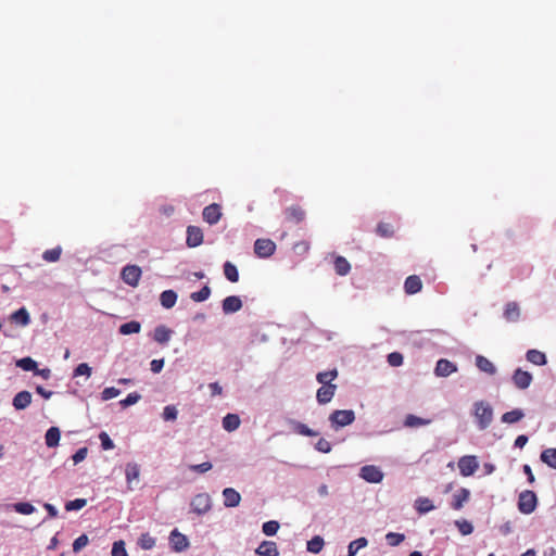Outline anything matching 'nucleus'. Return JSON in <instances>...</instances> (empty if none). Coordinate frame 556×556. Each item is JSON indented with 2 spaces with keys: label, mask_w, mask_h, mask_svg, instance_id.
Segmentation results:
<instances>
[{
  "label": "nucleus",
  "mask_w": 556,
  "mask_h": 556,
  "mask_svg": "<svg viewBox=\"0 0 556 556\" xmlns=\"http://www.w3.org/2000/svg\"><path fill=\"white\" fill-rule=\"evenodd\" d=\"M324 539L319 535H316L312 538L309 541H307V551L314 554L319 553L324 547Z\"/></svg>",
  "instance_id": "obj_40"
},
{
  "label": "nucleus",
  "mask_w": 556,
  "mask_h": 556,
  "mask_svg": "<svg viewBox=\"0 0 556 556\" xmlns=\"http://www.w3.org/2000/svg\"><path fill=\"white\" fill-rule=\"evenodd\" d=\"M177 414H178V412L175 406L167 405L164 407V410H163V419L166 421H174L177 418Z\"/></svg>",
  "instance_id": "obj_54"
},
{
  "label": "nucleus",
  "mask_w": 556,
  "mask_h": 556,
  "mask_svg": "<svg viewBox=\"0 0 556 556\" xmlns=\"http://www.w3.org/2000/svg\"><path fill=\"white\" fill-rule=\"evenodd\" d=\"M309 250V243L305 240L299 241L293 245V251L298 254H305Z\"/></svg>",
  "instance_id": "obj_61"
},
{
  "label": "nucleus",
  "mask_w": 556,
  "mask_h": 556,
  "mask_svg": "<svg viewBox=\"0 0 556 556\" xmlns=\"http://www.w3.org/2000/svg\"><path fill=\"white\" fill-rule=\"evenodd\" d=\"M141 399V395L137 392L129 393L124 400L119 402L121 406L123 408H126L128 406H131L136 404Z\"/></svg>",
  "instance_id": "obj_51"
},
{
  "label": "nucleus",
  "mask_w": 556,
  "mask_h": 556,
  "mask_svg": "<svg viewBox=\"0 0 556 556\" xmlns=\"http://www.w3.org/2000/svg\"><path fill=\"white\" fill-rule=\"evenodd\" d=\"M541 460L556 469V448H546L541 453Z\"/></svg>",
  "instance_id": "obj_36"
},
{
  "label": "nucleus",
  "mask_w": 556,
  "mask_h": 556,
  "mask_svg": "<svg viewBox=\"0 0 556 556\" xmlns=\"http://www.w3.org/2000/svg\"><path fill=\"white\" fill-rule=\"evenodd\" d=\"M224 275L230 282H238L239 281V273L231 262H226L224 264Z\"/></svg>",
  "instance_id": "obj_35"
},
{
  "label": "nucleus",
  "mask_w": 556,
  "mask_h": 556,
  "mask_svg": "<svg viewBox=\"0 0 556 556\" xmlns=\"http://www.w3.org/2000/svg\"><path fill=\"white\" fill-rule=\"evenodd\" d=\"M150 365H151V370L153 372L157 374L164 367V359H153Z\"/></svg>",
  "instance_id": "obj_64"
},
{
  "label": "nucleus",
  "mask_w": 556,
  "mask_h": 556,
  "mask_svg": "<svg viewBox=\"0 0 556 556\" xmlns=\"http://www.w3.org/2000/svg\"><path fill=\"white\" fill-rule=\"evenodd\" d=\"M61 432L58 427H51L47 430L45 440L48 447H55L59 445Z\"/></svg>",
  "instance_id": "obj_24"
},
{
  "label": "nucleus",
  "mask_w": 556,
  "mask_h": 556,
  "mask_svg": "<svg viewBox=\"0 0 556 556\" xmlns=\"http://www.w3.org/2000/svg\"><path fill=\"white\" fill-rule=\"evenodd\" d=\"M222 307L225 314H232L241 309L242 301L237 295H229L224 299Z\"/></svg>",
  "instance_id": "obj_16"
},
{
  "label": "nucleus",
  "mask_w": 556,
  "mask_h": 556,
  "mask_svg": "<svg viewBox=\"0 0 556 556\" xmlns=\"http://www.w3.org/2000/svg\"><path fill=\"white\" fill-rule=\"evenodd\" d=\"M91 375V367L87 364V363H81L79 364L75 370H74V376L77 377V376H87V377H90Z\"/></svg>",
  "instance_id": "obj_59"
},
{
  "label": "nucleus",
  "mask_w": 556,
  "mask_h": 556,
  "mask_svg": "<svg viewBox=\"0 0 556 556\" xmlns=\"http://www.w3.org/2000/svg\"><path fill=\"white\" fill-rule=\"evenodd\" d=\"M86 505H87L86 498H76L74 501L67 502L65 504V509L67 511L79 510V509L84 508Z\"/></svg>",
  "instance_id": "obj_49"
},
{
  "label": "nucleus",
  "mask_w": 556,
  "mask_h": 556,
  "mask_svg": "<svg viewBox=\"0 0 556 556\" xmlns=\"http://www.w3.org/2000/svg\"><path fill=\"white\" fill-rule=\"evenodd\" d=\"M334 270L339 276H345L351 270L349 261L343 256H337L333 263Z\"/></svg>",
  "instance_id": "obj_30"
},
{
  "label": "nucleus",
  "mask_w": 556,
  "mask_h": 556,
  "mask_svg": "<svg viewBox=\"0 0 556 556\" xmlns=\"http://www.w3.org/2000/svg\"><path fill=\"white\" fill-rule=\"evenodd\" d=\"M121 391L114 387H108L101 392V399L103 401H109L111 399H114L118 396Z\"/></svg>",
  "instance_id": "obj_56"
},
{
  "label": "nucleus",
  "mask_w": 556,
  "mask_h": 556,
  "mask_svg": "<svg viewBox=\"0 0 556 556\" xmlns=\"http://www.w3.org/2000/svg\"><path fill=\"white\" fill-rule=\"evenodd\" d=\"M316 450L321 453H329L331 451V444L326 439L321 438L316 443Z\"/></svg>",
  "instance_id": "obj_62"
},
{
  "label": "nucleus",
  "mask_w": 556,
  "mask_h": 556,
  "mask_svg": "<svg viewBox=\"0 0 556 556\" xmlns=\"http://www.w3.org/2000/svg\"><path fill=\"white\" fill-rule=\"evenodd\" d=\"M367 544H368V541L366 538H358V539L352 541L349 544V555L348 556H355L356 553L361 548L365 547Z\"/></svg>",
  "instance_id": "obj_43"
},
{
  "label": "nucleus",
  "mask_w": 556,
  "mask_h": 556,
  "mask_svg": "<svg viewBox=\"0 0 556 556\" xmlns=\"http://www.w3.org/2000/svg\"><path fill=\"white\" fill-rule=\"evenodd\" d=\"M87 454H88L87 447H80L79 450H77L76 453L72 457L74 464L76 465V464H79L80 462H83L87 457Z\"/></svg>",
  "instance_id": "obj_63"
},
{
  "label": "nucleus",
  "mask_w": 556,
  "mask_h": 556,
  "mask_svg": "<svg viewBox=\"0 0 556 556\" xmlns=\"http://www.w3.org/2000/svg\"><path fill=\"white\" fill-rule=\"evenodd\" d=\"M455 525L463 535H469L473 531V527H472L471 522H469L467 520H456Z\"/></svg>",
  "instance_id": "obj_50"
},
{
  "label": "nucleus",
  "mask_w": 556,
  "mask_h": 556,
  "mask_svg": "<svg viewBox=\"0 0 556 556\" xmlns=\"http://www.w3.org/2000/svg\"><path fill=\"white\" fill-rule=\"evenodd\" d=\"M376 233L381 238L389 239L394 237L395 228L390 223L381 222L376 227Z\"/></svg>",
  "instance_id": "obj_28"
},
{
  "label": "nucleus",
  "mask_w": 556,
  "mask_h": 556,
  "mask_svg": "<svg viewBox=\"0 0 556 556\" xmlns=\"http://www.w3.org/2000/svg\"><path fill=\"white\" fill-rule=\"evenodd\" d=\"M415 507L420 514H426L434 509L432 501L428 497H419L415 502Z\"/></svg>",
  "instance_id": "obj_38"
},
{
  "label": "nucleus",
  "mask_w": 556,
  "mask_h": 556,
  "mask_svg": "<svg viewBox=\"0 0 556 556\" xmlns=\"http://www.w3.org/2000/svg\"><path fill=\"white\" fill-rule=\"evenodd\" d=\"M61 254H62V248L61 247H55L53 249L46 250L43 252V254H42V258L46 262L54 263V262H58L60 260Z\"/></svg>",
  "instance_id": "obj_41"
},
{
  "label": "nucleus",
  "mask_w": 556,
  "mask_h": 556,
  "mask_svg": "<svg viewBox=\"0 0 556 556\" xmlns=\"http://www.w3.org/2000/svg\"><path fill=\"white\" fill-rule=\"evenodd\" d=\"M525 414L521 409L519 408H516V409H513V410H509V412H506L505 414L502 415V422H505V424H515V422H518L519 420H521L523 418Z\"/></svg>",
  "instance_id": "obj_33"
},
{
  "label": "nucleus",
  "mask_w": 556,
  "mask_h": 556,
  "mask_svg": "<svg viewBox=\"0 0 556 556\" xmlns=\"http://www.w3.org/2000/svg\"><path fill=\"white\" fill-rule=\"evenodd\" d=\"M422 288L421 279L417 275L408 276L404 282V290L407 294H416Z\"/></svg>",
  "instance_id": "obj_18"
},
{
  "label": "nucleus",
  "mask_w": 556,
  "mask_h": 556,
  "mask_svg": "<svg viewBox=\"0 0 556 556\" xmlns=\"http://www.w3.org/2000/svg\"><path fill=\"white\" fill-rule=\"evenodd\" d=\"M31 403V394L28 391H21L13 397V406L15 409H25Z\"/></svg>",
  "instance_id": "obj_22"
},
{
  "label": "nucleus",
  "mask_w": 556,
  "mask_h": 556,
  "mask_svg": "<svg viewBox=\"0 0 556 556\" xmlns=\"http://www.w3.org/2000/svg\"><path fill=\"white\" fill-rule=\"evenodd\" d=\"M141 268L137 265H127L123 268L121 277L130 287H137L141 278Z\"/></svg>",
  "instance_id": "obj_5"
},
{
  "label": "nucleus",
  "mask_w": 556,
  "mask_h": 556,
  "mask_svg": "<svg viewBox=\"0 0 556 556\" xmlns=\"http://www.w3.org/2000/svg\"><path fill=\"white\" fill-rule=\"evenodd\" d=\"M337 390L336 384H326L321 386L316 393V399L319 404H327L329 403Z\"/></svg>",
  "instance_id": "obj_15"
},
{
  "label": "nucleus",
  "mask_w": 556,
  "mask_h": 556,
  "mask_svg": "<svg viewBox=\"0 0 556 556\" xmlns=\"http://www.w3.org/2000/svg\"><path fill=\"white\" fill-rule=\"evenodd\" d=\"M296 433L305 437H317L318 432L309 429L305 424L296 422L294 426Z\"/></svg>",
  "instance_id": "obj_48"
},
{
  "label": "nucleus",
  "mask_w": 556,
  "mask_h": 556,
  "mask_svg": "<svg viewBox=\"0 0 556 556\" xmlns=\"http://www.w3.org/2000/svg\"><path fill=\"white\" fill-rule=\"evenodd\" d=\"M459 472L464 477L472 476L479 468L477 457L473 455H466L458 460Z\"/></svg>",
  "instance_id": "obj_6"
},
{
  "label": "nucleus",
  "mask_w": 556,
  "mask_h": 556,
  "mask_svg": "<svg viewBox=\"0 0 556 556\" xmlns=\"http://www.w3.org/2000/svg\"><path fill=\"white\" fill-rule=\"evenodd\" d=\"M99 439L101 441V446L103 450L108 451L114 448V443L106 432L102 431L99 434Z\"/></svg>",
  "instance_id": "obj_58"
},
{
  "label": "nucleus",
  "mask_w": 556,
  "mask_h": 556,
  "mask_svg": "<svg viewBox=\"0 0 556 556\" xmlns=\"http://www.w3.org/2000/svg\"><path fill=\"white\" fill-rule=\"evenodd\" d=\"M177 301V293L173 290H165L160 295V302L163 307L172 308Z\"/></svg>",
  "instance_id": "obj_27"
},
{
  "label": "nucleus",
  "mask_w": 556,
  "mask_h": 556,
  "mask_svg": "<svg viewBox=\"0 0 556 556\" xmlns=\"http://www.w3.org/2000/svg\"><path fill=\"white\" fill-rule=\"evenodd\" d=\"M203 219L210 224L215 225L222 218V208L217 203H212L203 208L202 212Z\"/></svg>",
  "instance_id": "obj_11"
},
{
  "label": "nucleus",
  "mask_w": 556,
  "mask_h": 556,
  "mask_svg": "<svg viewBox=\"0 0 556 556\" xmlns=\"http://www.w3.org/2000/svg\"><path fill=\"white\" fill-rule=\"evenodd\" d=\"M457 371V366L448 359L441 358L437 362L434 374L438 377H447Z\"/></svg>",
  "instance_id": "obj_14"
},
{
  "label": "nucleus",
  "mask_w": 556,
  "mask_h": 556,
  "mask_svg": "<svg viewBox=\"0 0 556 556\" xmlns=\"http://www.w3.org/2000/svg\"><path fill=\"white\" fill-rule=\"evenodd\" d=\"M212 464L210 462H204L199 465H190L189 469L194 472L204 473L212 469Z\"/></svg>",
  "instance_id": "obj_60"
},
{
  "label": "nucleus",
  "mask_w": 556,
  "mask_h": 556,
  "mask_svg": "<svg viewBox=\"0 0 556 556\" xmlns=\"http://www.w3.org/2000/svg\"><path fill=\"white\" fill-rule=\"evenodd\" d=\"M470 497V491L466 488H460L453 496L452 508L455 510H459L463 508L464 504L468 502Z\"/></svg>",
  "instance_id": "obj_19"
},
{
  "label": "nucleus",
  "mask_w": 556,
  "mask_h": 556,
  "mask_svg": "<svg viewBox=\"0 0 556 556\" xmlns=\"http://www.w3.org/2000/svg\"><path fill=\"white\" fill-rule=\"evenodd\" d=\"M279 529V522L275 520L266 521L263 523L262 530L264 534L271 536L277 533Z\"/></svg>",
  "instance_id": "obj_47"
},
{
  "label": "nucleus",
  "mask_w": 556,
  "mask_h": 556,
  "mask_svg": "<svg viewBox=\"0 0 556 556\" xmlns=\"http://www.w3.org/2000/svg\"><path fill=\"white\" fill-rule=\"evenodd\" d=\"M285 218L290 224H300L306 217L305 210L299 204H292L285 208L283 211Z\"/></svg>",
  "instance_id": "obj_8"
},
{
  "label": "nucleus",
  "mask_w": 556,
  "mask_h": 556,
  "mask_svg": "<svg viewBox=\"0 0 556 556\" xmlns=\"http://www.w3.org/2000/svg\"><path fill=\"white\" fill-rule=\"evenodd\" d=\"M386 540L390 546H397L405 540V535L402 533L389 532L386 534Z\"/></svg>",
  "instance_id": "obj_46"
},
{
  "label": "nucleus",
  "mask_w": 556,
  "mask_h": 556,
  "mask_svg": "<svg viewBox=\"0 0 556 556\" xmlns=\"http://www.w3.org/2000/svg\"><path fill=\"white\" fill-rule=\"evenodd\" d=\"M538 498L533 491L526 490L519 494L518 509L525 515L533 513L536 508Z\"/></svg>",
  "instance_id": "obj_2"
},
{
  "label": "nucleus",
  "mask_w": 556,
  "mask_h": 556,
  "mask_svg": "<svg viewBox=\"0 0 556 556\" xmlns=\"http://www.w3.org/2000/svg\"><path fill=\"white\" fill-rule=\"evenodd\" d=\"M276 251V243L270 239H257L254 242V253L261 258L270 257Z\"/></svg>",
  "instance_id": "obj_4"
},
{
  "label": "nucleus",
  "mask_w": 556,
  "mask_h": 556,
  "mask_svg": "<svg viewBox=\"0 0 556 556\" xmlns=\"http://www.w3.org/2000/svg\"><path fill=\"white\" fill-rule=\"evenodd\" d=\"M112 556H128L124 541L121 540L113 543Z\"/></svg>",
  "instance_id": "obj_52"
},
{
  "label": "nucleus",
  "mask_w": 556,
  "mask_h": 556,
  "mask_svg": "<svg viewBox=\"0 0 556 556\" xmlns=\"http://www.w3.org/2000/svg\"><path fill=\"white\" fill-rule=\"evenodd\" d=\"M155 538L148 532L142 533L138 540V545L144 551L152 549L155 546Z\"/></svg>",
  "instance_id": "obj_37"
},
{
  "label": "nucleus",
  "mask_w": 556,
  "mask_h": 556,
  "mask_svg": "<svg viewBox=\"0 0 556 556\" xmlns=\"http://www.w3.org/2000/svg\"><path fill=\"white\" fill-rule=\"evenodd\" d=\"M126 481L129 490H132L131 483L139 479L140 468L137 464H128L125 468Z\"/></svg>",
  "instance_id": "obj_25"
},
{
  "label": "nucleus",
  "mask_w": 556,
  "mask_h": 556,
  "mask_svg": "<svg viewBox=\"0 0 556 556\" xmlns=\"http://www.w3.org/2000/svg\"><path fill=\"white\" fill-rule=\"evenodd\" d=\"M240 426V418L238 415L236 414H227L224 418H223V427L226 431H235L239 428Z\"/></svg>",
  "instance_id": "obj_31"
},
{
  "label": "nucleus",
  "mask_w": 556,
  "mask_h": 556,
  "mask_svg": "<svg viewBox=\"0 0 556 556\" xmlns=\"http://www.w3.org/2000/svg\"><path fill=\"white\" fill-rule=\"evenodd\" d=\"M224 505L226 507H237L240 504L241 495L233 488H226L223 491Z\"/></svg>",
  "instance_id": "obj_17"
},
{
  "label": "nucleus",
  "mask_w": 556,
  "mask_h": 556,
  "mask_svg": "<svg viewBox=\"0 0 556 556\" xmlns=\"http://www.w3.org/2000/svg\"><path fill=\"white\" fill-rule=\"evenodd\" d=\"M513 382L516 386V388L525 390L531 384L532 375L528 371L518 368L515 370L513 375Z\"/></svg>",
  "instance_id": "obj_13"
},
{
  "label": "nucleus",
  "mask_w": 556,
  "mask_h": 556,
  "mask_svg": "<svg viewBox=\"0 0 556 556\" xmlns=\"http://www.w3.org/2000/svg\"><path fill=\"white\" fill-rule=\"evenodd\" d=\"M338 377V370L332 369L328 371H320L316 375V380L323 384H332L331 381L334 380Z\"/></svg>",
  "instance_id": "obj_34"
},
{
  "label": "nucleus",
  "mask_w": 556,
  "mask_h": 556,
  "mask_svg": "<svg viewBox=\"0 0 556 556\" xmlns=\"http://www.w3.org/2000/svg\"><path fill=\"white\" fill-rule=\"evenodd\" d=\"M475 416L481 430L486 429L493 419V409L488 402L478 401L475 403Z\"/></svg>",
  "instance_id": "obj_1"
},
{
  "label": "nucleus",
  "mask_w": 556,
  "mask_h": 556,
  "mask_svg": "<svg viewBox=\"0 0 556 556\" xmlns=\"http://www.w3.org/2000/svg\"><path fill=\"white\" fill-rule=\"evenodd\" d=\"M140 329H141L140 323H138L136 320H131V321L123 324L119 327V332L122 334L126 336V334L138 333V332H140Z\"/></svg>",
  "instance_id": "obj_39"
},
{
  "label": "nucleus",
  "mask_w": 556,
  "mask_h": 556,
  "mask_svg": "<svg viewBox=\"0 0 556 556\" xmlns=\"http://www.w3.org/2000/svg\"><path fill=\"white\" fill-rule=\"evenodd\" d=\"M190 505L192 511L197 515L206 514L211 509V497L206 493L197 494Z\"/></svg>",
  "instance_id": "obj_7"
},
{
  "label": "nucleus",
  "mask_w": 556,
  "mask_h": 556,
  "mask_svg": "<svg viewBox=\"0 0 556 556\" xmlns=\"http://www.w3.org/2000/svg\"><path fill=\"white\" fill-rule=\"evenodd\" d=\"M476 366L479 368V370L486 372L488 375H495L496 368L494 364L488 359L485 356L478 355L476 357Z\"/></svg>",
  "instance_id": "obj_23"
},
{
  "label": "nucleus",
  "mask_w": 556,
  "mask_h": 556,
  "mask_svg": "<svg viewBox=\"0 0 556 556\" xmlns=\"http://www.w3.org/2000/svg\"><path fill=\"white\" fill-rule=\"evenodd\" d=\"M504 318L507 321L515 323L520 318V307L515 301L508 302L504 309Z\"/></svg>",
  "instance_id": "obj_21"
},
{
  "label": "nucleus",
  "mask_w": 556,
  "mask_h": 556,
  "mask_svg": "<svg viewBox=\"0 0 556 556\" xmlns=\"http://www.w3.org/2000/svg\"><path fill=\"white\" fill-rule=\"evenodd\" d=\"M388 363L393 367L401 366L403 364V355L400 352H392L388 355Z\"/></svg>",
  "instance_id": "obj_57"
},
{
  "label": "nucleus",
  "mask_w": 556,
  "mask_h": 556,
  "mask_svg": "<svg viewBox=\"0 0 556 556\" xmlns=\"http://www.w3.org/2000/svg\"><path fill=\"white\" fill-rule=\"evenodd\" d=\"M428 424H430L429 419H424L412 414L407 415L404 421V425L409 428L426 426Z\"/></svg>",
  "instance_id": "obj_42"
},
{
  "label": "nucleus",
  "mask_w": 556,
  "mask_h": 556,
  "mask_svg": "<svg viewBox=\"0 0 556 556\" xmlns=\"http://www.w3.org/2000/svg\"><path fill=\"white\" fill-rule=\"evenodd\" d=\"M255 553L258 556H278L279 555L277 544L273 541H263L256 548Z\"/></svg>",
  "instance_id": "obj_20"
},
{
  "label": "nucleus",
  "mask_w": 556,
  "mask_h": 556,
  "mask_svg": "<svg viewBox=\"0 0 556 556\" xmlns=\"http://www.w3.org/2000/svg\"><path fill=\"white\" fill-rule=\"evenodd\" d=\"M172 330L163 325L154 329L153 339L161 344L167 343L170 339Z\"/></svg>",
  "instance_id": "obj_26"
},
{
  "label": "nucleus",
  "mask_w": 556,
  "mask_h": 556,
  "mask_svg": "<svg viewBox=\"0 0 556 556\" xmlns=\"http://www.w3.org/2000/svg\"><path fill=\"white\" fill-rule=\"evenodd\" d=\"M211 295V288L208 286H204L201 290L197 292H192L190 298L194 302H203L207 300Z\"/></svg>",
  "instance_id": "obj_44"
},
{
  "label": "nucleus",
  "mask_w": 556,
  "mask_h": 556,
  "mask_svg": "<svg viewBox=\"0 0 556 556\" xmlns=\"http://www.w3.org/2000/svg\"><path fill=\"white\" fill-rule=\"evenodd\" d=\"M359 477L369 483H379L383 479V472L377 466L366 465L361 468Z\"/></svg>",
  "instance_id": "obj_9"
},
{
  "label": "nucleus",
  "mask_w": 556,
  "mask_h": 556,
  "mask_svg": "<svg viewBox=\"0 0 556 556\" xmlns=\"http://www.w3.org/2000/svg\"><path fill=\"white\" fill-rule=\"evenodd\" d=\"M14 509L22 515H30L35 511V507L30 503H17L14 505Z\"/></svg>",
  "instance_id": "obj_55"
},
{
  "label": "nucleus",
  "mask_w": 556,
  "mask_h": 556,
  "mask_svg": "<svg viewBox=\"0 0 556 556\" xmlns=\"http://www.w3.org/2000/svg\"><path fill=\"white\" fill-rule=\"evenodd\" d=\"M11 319L22 326H27L30 323L29 313L25 307H21L11 315Z\"/></svg>",
  "instance_id": "obj_32"
},
{
  "label": "nucleus",
  "mask_w": 556,
  "mask_h": 556,
  "mask_svg": "<svg viewBox=\"0 0 556 556\" xmlns=\"http://www.w3.org/2000/svg\"><path fill=\"white\" fill-rule=\"evenodd\" d=\"M355 419V414L352 409H342V410H334L329 416V420L331 421L332 426L336 427H345L351 425Z\"/></svg>",
  "instance_id": "obj_3"
},
{
  "label": "nucleus",
  "mask_w": 556,
  "mask_h": 556,
  "mask_svg": "<svg viewBox=\"0 0 556 556\" xmlns=\"http://www.w3.org/2000/svg\"><path fill=\"white\" fill-rule=\"evenodd\" d=\"M526 357H527V361L534 364V365H538V366H542V365H545L546 364V356L543 352L539 351V350H529L526 354Z\"/></svg>",
  "instance_id": "obj_29"
},
{
  "label": "nucleus",
  "mask_w": 556,
  "mask_h": 556,
  "mask_svg": "<svg viewBox=\"0 0 556 556\" xmlns=\"http://www.w3.org/2000/svg\"><path fill=\"white\" fill-rule=\"evenodd\" d=\"M89 543V539L86 534H81L80 536H78L74 543H73V551L75 553H78L80 552L84 547H86Z\"/></svg>",
  "instance_id": "obj_53"
},
{
  "label": "nucleus",
  "mask_w": 556,
  "mask_h": 556,
  "mask_svg": "<svg viewBox=\"0 0 556 556\" xmlns=\"http://www.w3.org/2000/svg\"><path fill=\"white\" fill-rule=\"evenodd\" d=\"M16 366L25 371L37 370V363L31 357H24L16 362Z\"/></svg>",
  "instance_id": "obj_45"
},
{
  "label": "nucleus",
  "mask_w": 556,
  "mask_h": 556,
  "mask_svg": "<svg viewBox=\"0 0 556 556\" xmlns=\"http://www.w3.org/2000/svg\"><path fill=\"white\" fill-rule=\"evenodd\" d=\"M169 544L173 551L180 553L189 547L188 538L180 533L177 529L169 534Z\"/></svg>",
  "instance_id": "obj_10"
},
{
  "label": "nucleus",
  "mask_w": 556,
  "mask_h": 556,
  "mask_svg": "<svg viewBox=\"0 0 556 556\" xmlns=\"http://www.w3.org/2000/svg\"><path fill=\"white\" fill-rule=\"evenodd\" d=\"M186 243L189 248H197L203 243V231L200 227L188 226Z\"/></svg>",
  "instance_id": "obj_12"
}]
</instances>
